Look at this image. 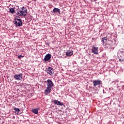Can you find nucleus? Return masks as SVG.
<instances>
[{
    "label": "nucleus",
    "mask_w": 124,
    "mask_h": 124,
    "mask_svg": "<svg viewBox=\"0 0 124 124\" xmlns=\"http://www.w3.org/2000/svg\"><path fill=\"white\" fill-rule=\"evenodd\" d=\"M14 24L16 27H22L23 25V22L22 21V19L18 17V18H16Z\"/></svg>",
    "instance_id": "nucleus-1"
},
{
    "label": "nucleus",
    "mask_w": 124,
    "mask_h": 124,
    "mask_svg": "<svg viewBox=\"0 0 124 124\" xmlns=\"http://www.w3.org/2000/svg\"><path fill=\"white\" fill-rule=\"evenodd\" d=\"M54 71L55 70L51 67H48L46 70V73L48 74H49L50 76H53V75H54V73H55Z\"/></svg>",
    "instance_id": "nucleus-2"
},
{
    "label": "nucleus",
    "mask_w": 124,
    "mask_h": 124,
    "mask_svg": "<svg viewBox=\"0 0 124 124\" xmlns=\"http://www.w3.org/2000/svg\"><path fill=\"white\" fill-rule=\"evenodd\" d=\"M102 44L107 48L110 47V45L107 44V37H106L102 38Z\"/></svg>",
    "instance_id": "nucleus-3"
},
{
    "label": "nucleus",
    "mask_w": 124,
    "mask_h": 124,
    "mask_svg": "<svg viewBox=\"0 0 124 124\" xmlns=\"http://www.w3.org/2000/svg\"><path fill=\"white\" fill-rule=\"evenodd\" d=\"M24 8H25V7L24 6L21 8V13H18V14L19 15H21V16H23V17H26V16H27V14H28V9H24Z\"/></svg>",
    "instance_id": "nucleus-4"
},
{
    "label": "nucleus",
    "mask_w": 124,
    "mask_h": 124,
    "mask_svg": "<svg viewBox=\"0 0 124 124\" xmlns=\"http://www.w3.org/2000/svg\"><path fill=\"white\" fill-rule=\"evenodd\" d=\"M118 58L121 62H124V51L120 52L118 54Z\"/></svg>",
    "instance_id": "nucleus-5"
},
{
    "label": "nucleus",
    "mask_w": 124,
    "mask_h": 124,
    "mask_svg": "<svg viewBox=\"0 0 124 124\" xmlns=\"http://www.w3.org/2000/svg\"><path fill=\"white\" fill-rule=\"evenodd\" d=\"M14 78L17 81H21L23 79V74H16L14 76Z\"/></svg>",
    "instance_id": "nucleus-6"
},
{
    "label": "nucleus",
    "mask_w": 124,
    "mask_h": 124,
    "mask_svg": "<svg viewBox=\"0 0 124 124\" xmlns=\"http://www.w3.org/2000/svg\"><path fill=\"white\" fill-rule=\"evenodd\" d=\"M47 88L52 89V88H53V86H54V83H53V81H52L51 79H47Z\"/></svg>",
    "instance_id": "nucleus-7"
},
{
    "label": "nucleus",
    "mask_w": 124,
    "mask_h": 124,
    "mask_svg": "<svg viewBox=\"0 0 124 124\" xmlns=\"http://www.w3.org/2000/svg\"><path fill=\"white\" fill-rule=\"evenodd\" d=\"M51 58H52V55L48 53L45 56L43 61H44V62H48V61H49Z\"/></svg>",
    "instance_id": "nucleus-8"
},
{
    "label": "nucleus",
    "mask_w": 124,
    "mask_h": 124,
    "mask_svg": "<svg viewBox=\"0 0 124 124\" xmlns=\"http://www.w3.org/2000/svg\"><path fill=\"white\" fill-rule=\"evenodd\" d=\"M100 84H102V81L101 80H95L93 81V85H94V87H96V86H99Z\"/></svg>",
    "instance_id": "nucleus-9"
},
{
    "label": "nucleus",
    "mask_w": 124,
    "mask_h": 124,
    "mask_svg": "<svg viewBox=\"0 0 124 124\" xmlns=\"http://www.w3.org/2000/svg\"><path fill=\"white\" fill-rule=\"evenodd\" d=\"M51 90H52V88L47 87L46 89L45 90V94H46V95L49 94L50 93H51Z\"/></svg>",
    "instance_id": "nucleus-10"
},
{
    "label": "nucleus",
    "mask_w": 124,
    "mask_h": 124,
    "mask_svg": "<svg viewBox=\"0 0 124 124\" xmlns=\"http://www.w3.org/2000/svg\"><path fill=\"white\" fill-rule=\"evenodd\" d=\"M66 55L68 57H70V56H72L73 55V51L68 50L67 52H66Z\"/></svg>",
    "instance_id": "nucleus-11"
},
{
    "label": "nucleus",
    "mask_w": 124,
    "mask_h": 124,
    "mask_svg": "<svg viewBox=\"0 0 124 124\" xmlns=\"http://www.w3.org/2000/svg\"><path fill=\"white\" fill-rule=\"evenodd\" d=\"M93 54H96V55H98V47H93Z\"/></svg>",
    "instance_id": "nucleus-12"
},
{
    "label": "nucleus",
    "mask_w": 124,
    "mask_h": 124,
    "mask_svg": "<svg viewBox=\"0 0 124 124\" xmlns=\"http://www.w3.org/2000/svg\"><path fill=\"white\" fill-rule=\"evenodd\" d=\"M17 10V12L16 13V15L17 16H22V15H19V14H21L22 13V8L21 9H18Z\"/></svg>",
    "instance_id": "nucleus-13"
},
{
    "label": "nucleus",
    "mask_w": 124,
    "mask_h": 124,
    "mask_svg": "<svg viewBox=\"0 0 124 124\" xmlns=\"http://www.w3.org/2000/svg\"><path fill=\"white\" fill-rule=\"evenodd\" d=\"M53 13H56V12H58L59 14L61 13L60 9L58 8H54L53 10Z\"/></svg>",
    "instance_id": "nucleus-14"
},
{
    "label": "nucleus",
    "mask_w": 124,
    "mask_h": 124,
    "mask_svg": "<svg viewBox=\"0 0 124 124\" xmlns=\"http://www.w3.org/2000/svg\"><path fill=\"white\" fill-rule=\"evenodd\" d=\"M31 111L34 114H38V109L37 108H32Z\"/></svg>",
    "instance_id": "nucleus-15"
},
{
    "label": "nucleus",
    "mask_w": 124,
    "mask_h": 124,
    "mask_svg": "<svg viewBox=\"0 0 124 124\" xmlns=\"http://www.w3.org/2000/svg\"><path fill=\"white\" fill-rule=\"evenodd\" d=\"M12 14H14L15 13V10H14V9L13 8H11L9 9V12Z\"/></svg>",
    "instance_id": "nucleus-16"
},
{
    "label": "nucleus",
    "mask_w": 124,
    "mask_h": 124,
    "mask_svg": "<svg viewBox=\"0 0 124 124\" xmlns=\"http://www.w3.org/2000/svg\"><path fill=\"white\" fill-rule=\"evenodd\" d=\"M57 105L62 106L63 105V103L61 102L60 101H57Z\"/></svg>",
    "instance_id": "nucleus-17"
},
{
    "label": "nucleus",
    "mask_w": 124,
    "mask_h": 124,
    "mask_svg": "<svg viewBox=\"0 0 124 124\" xmlns=\"http://www.w3.org/2000/svg\"><path fill=\"white\" fill-rule=\"evenodd\" d=\"M14 110L16 111V112H17V113H19L20 112V109L18 108H14Z\"/></svg>",
    "instance_id": "nucleus-18"
},
{
    "label": "nucleus",
    "mask_w": 124,
    "mask_h": 124,
    "mask_svg": "<svg viewBox=\"0 0 124 124\" xmlns=\"http://www.w3.org/2000/svg\"><path fill=\"white\" fill-rule=\"evenodd\" d=\"M53 103L56 105H58V100H54L53 101Z\"/></svg>",
    "instance_id": "nucleus-19"
},
{
    "label": "nucleus",
    "mask_w": 124,
    "mask_h": 124,
    "mask_svg": "<svg viewBox=\"0 0 124 124\" xmlns=\"http://www.w3.org/2000/svg\"><path fill=\"white\" fill-rule=\"evenodd\" d=\"M24 58V56H22V55H18V56H17V58H18V59H21V58Z\"/></svg>",
    "instance_id": "nucleus-20"
},
{
    "label": "nucleus",
    "mask_w": 124,
    "mask_h": 124,
    "mask_svg": "<svg viewBox=\"0 0 124 124\" xmlns=\"http://www.w3.org/2000/svg\"><path fill=\"white\" fill-rule=\"evenodd\" d=\"M92 52H93V46L92 47Z\"/></svg>",
    "instance_id": "nucleus-21"
}]
</instances>
